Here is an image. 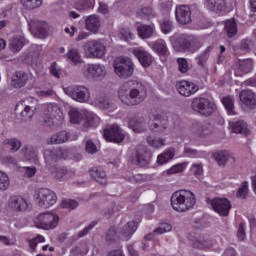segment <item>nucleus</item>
Returning <instances> with one entry per match:
<instances>
[{
	"mask_svg": "<svg viewBox=\"0 0 256 256\" xmlns=\"http://www.w3.org/2000/svg\"><path fill=\"white\" fill-rule=\"evenodd\" d=\"M147 98V88L137 80L124 82L118 90V99L124 105H141Z\"/></svg>",
	"mask_w": 256,
	"mask_h": 256,
	"instance_id": "nucleus-1",
	"label": "nucleus"
},
{
	"mask_svg": "<svg viewBox=\"0 0 256 256\" xmlns=\"http://www.w3.org/2000/svg\"><path fill=\"white\" fill-rule=\"evenodd\" d=\"M197 203V198L195 194L189 190H179L172 194L171 205L174 211L178 213H185L195 207Z\"/></svg>",
	"mask_w": 256,
	"mask_h": 256,
	"instance_id": "nucleus-2",
	"label": "nucleus"
},
{
	"mask_svg": "<svg viewBox=\"0 0 256 256\" xmlns=\"http://www.w3.org/2000/svg\"><path fill=\"white\" fill-rule=\"evenodd\" d=\"M170 42L175 51L182 52L188 51L195 53L199 49L197 39L187 34L173 35L170 37Z\"/></svg>",
	"mask_w": 256,
	"mask_h": 256,
	"instance_id": "nucleus-3",
	"label": "nucleus"
},
{
	"mask_svg": "<svg viewBox=\"0 0 256 256\" xmlns=\"http://www.w3.org/2000/svg\"><path fill=\"white\" fill-rule=\"evenodd\" d=\"M83 51L87 59H103L107 53V47L101 39H90L84 43Z\"/></svg>",
	"mask_w": 256,
	"mask_h": 256,
	"instance_id": "nucleus-4",
	"label": "nucleus"
},
{
	"mask_svg": "<svg viewBox=\"0 0 256 256\" xmlns=\"http://www.w3.org/2000/svg\"><path fill=\"white\" fill-rule=\"evenodd\" d=\"M114 73L119 79H129L135 71V64L129 57H117L113 61Z\"/></svg>",
	"mask_w": 256,
	"mask_h": 256,
	"instance_id": "nucleus-5",
	"label": "nucleus"
},
{
	"mask_svg": "<svg viewBox=\"0 0 256 256\" xmlns=\"http://www.w3.org/2000/svg\"><path fill=\"white\" fill-rule=\"evenodd\" d=\"M37 106V99L28 97L16 105V113L20 114L22 121H30L35 115V111H37Z\"/></svg>",
	"mask_w": 256,
	"mask_h": 256,
	"instance_id": "nucleus-6",
	"label": "nucleus"
},
{
	"mask_svg": "<svg viewBox=\"0 0 256 256\" xmlns=\"http://www.w3.org/2000/svg\"><path fill=\"white\" fill-rule=\"evenodd\" d=\"M81 74L86 79H93L94 81H103L107 77V67L101 63L85 64L81 69Z\"/></svg>",
	"mask_w": 256,
	"mask_h": 256,
	"instance_id": "nucleus-7",
	"label": "nucleus"
},
{
	"mask_svg": "<svg viewBox=\"0 0 256 256\" xmlns=\"http://www.w3.org/2000/svg\"><path fill=\"white\" fill-rule=\"evenodd\" d=\"M34 225L38 229L51 231L59 225V216L51 212L40 213L34 218Z\"/></svg>",
	"mask_w": 256,
	"mask_h": 256,
	"instance_id": "nucleus-8",
	"label": "nucleus"
},
{
	"mask_svg": "<svg viewBox=\"0 0 256 256\" xmlns=\"http://www.w3.org/2000/svg\"><path fill=\"white\" fill-rule=\"evenodd\" d=\"M191 109L192 111H195V113H199V115L209 117V115L215 112L217 106L208 98L196 97L192 99Z\"/></svg>",
	"mask_w": 256,
	"mask_h": 256,
	"instance_id": "nucleus-9",
	"label": "nucleus"
},
{
	"mask_svg": "<svg viewBox=\"0 0 256 256\" xmlns=\"http://www.w3.org/2000/svg\"><path fill=\"white\" fill-rule=\"evenodd\" d=\"M65 95L71 97L74 101L78 103H87L91 99V92L89 88L83 85L68 86L63 89Z\"/></svg>",
	"mask_w": 256,
	"mask_h": 256,
	"instance_id": "nucleus-10",
	"label": "nucleus"
},
{
	"mask_svg": "<svg viewBox=\"0 0 256 256\" xmlns=\"http://www.w3.org/2000/svg\"><path fill=\"white\" fill-rule=\"evenodd\" d=\"M43 113L44 125H47V127H52L55 123V119H61V117H63V112L56 103L44 104Z\"/></svg>",
	"mask_w": 256,
	"mask_h": 256,
	"instance_id": "nucleus-11",
	"label": "nucleus"
},
{
	"mask_svg": "<svg viewBox=\"0 0 256 256\" xmlns=\"http://www.w3.org/2000/svg\"><path fill=\"white\" fill-rule=\"evenodd\" d=\"M36 203L42 209H49L57 203V194L47 188H41L37 192Z\"/></svg>",
	"mask_w": 256,
	"mask_h": 256,
	"instance_id": "nucleus-12",
	"label": "nucleus"
},
{
	"mask_svg": "<svg viewBox=\"0 0 256 256\" xmlns=\"http://www.w3.org/2000/svg\"><path fill=\"white\" fill-rule=\"evenodd\" d=\"M210 205L221 217H227L229 211H231V201L227 198L216 197L210 200Z\"/></svg>",
	"mask_w": 256,
	"mask_h": 256,
	"instance_id": "nucleus-13",
	"label": "nucleus"
},
{
	"mask_svg": "<svg viewBox=\"0 0 256 256\" xmlns=\"http://www.w3.org/2000/svg\"><path fill=\"white\" fill-rule=\"evenodd\" d=\"M104 138L111 143H121L125 139L123 130L117 124L108 125L104 129Z\"/></svg>",
	"mask_w": 256,
	"mask_h": 256,
	"instance_id": "nucleus-14",
	"label": "nucleus"
},
{
	"mask_svg": "<svg viewBox=\"0 0 256 256\" xmlns=\"http://www.w3.org/2000/svg\"><path fill=\"white\" fill-rule=\"evenodd\" d=\"M8 207L16 213H23V211H27L29 203L27 202V199H25V197L20 195H14L9 198Z\"/></svg>",
	"mask_w": 256,
	"mask_h": 256,
	"instance_id": "nucleus-15",
	"label": "nucleus"
},
{
	"mask_svg": "<svg viewBox=\"0 0 256 256\" xmlns=\"http://www.w3.org/2000/svg\"><path fill=\"white\" fill-rule=\"evenodd\" d=\"M176 88L178 93H180L183 97H191V95H195V93L199 91V86L197 84L187 80L178 82L176 84Z\"/></svg>",
	"mask_w": 256,
	"mask_h": 256,
	"instance_id": "nucleus-16",
	"label": "nucleus"
},
{
	"mask_svg": "<svg viewBox=\"0 0 256 256\" xmlns=\"http://www.w3.org/2000/svg\"><path fill=\"white\" fill-rule=\"evenodd\" d=\"M151 119L156 121L152 126H150L151 131L163 133V131L169 127V120L165 114H152Z\"/></svg>",
	"mask_w": 256,
	"mask_h": 256,
	"instance_id": "nucleus-17",
	"label": "nucleus"
},
{
	"mask_svg": "<svg viewBox=\"0 0 256 256\" xmlns=\"http://www.w3.org/2000/svg\"><path fill=\"white\" fill-rule=\"evenodd\" d=\"M63 158V149L54 148V149H46L44 151V160L47 167H51L55 165L59 159Z\"/></svg>",
	"mask_w": 256,
	"mask_h": 256,
	"instance_id": "nucleus-18",
	"label": "nucleus"
},
{
	"mask_svg": "<svg viewBox=\"0 0 256 256\" xmlns=\"http://www.w3.org/2000/svg\"><path fill=\"white\" fill-rule=\"evenodd\" d=\"M132 53L143 67H151L153 64V56L143 47L134 48Z\"/></svg>",
	"mask_w": 256,
	"mask_h": 256,
	"instance_id": "nucleus-19",
	"label": "nucleus"
},
{
	"mask_svg": "<svg viewBox=\"0 0 256 256\" xmlns=\"http://www.w3.org/2000/svg\"><path fill=\"white\" fill-rule=\"evenodd\" d=\"M176 19L181 25H189L191 23V9L189 6H179L176 8Z\"/></svg>",
	"mask_w": 256,
	"mask_h": 256,
	"instance_id": "nucleus-20",
	"label": "nucleus"
},
{
	"mask_svg": "<svg viewBox=\"0 0 256 256\" xmlns=\"http://www.w3.org/2000/svg\"><path fill=\"white\" fill-rule=\"evenodd\" d=\"M240 101L245 105L246 107H249L250 109L256 108V94L253 92V90H242L239 94Z\"/></svg>",
	"mask_w": 256,
	"mask_h": 256,
	"instance_id": "nucleus-21",
	"label": "nucleus"
},
{
	"mask_svg": "<svg viewBox=\"0 0 256 256\" xmlns=\"http://www.w3.org/2000/svg\"><path fill=\"white\" fill-rule=\"evenodd\" d=\"M213 157L220 167H225L227 163H235V156L228 151L217 152Z\"/></svg>",
	"mask_w": 256,
	"mask_h": 256,
	"instance_id": "nucleus-22",
	"label": "nucleus"
},
{
	"mask_svg": "<svg viewBox=\"0 0 256 256\" xmlns=\"http://www.w3.org/2000/svg\"><path fill=\"white\" fill-rule=\"evenodd\" d=\"M94 103L96 107H99V109H105L106 111H109V113H112L117 107L109 98H106L105 95L102 96H96L94 99Z\"/></svg>",
	"mask_w": 256,
	"mask_h": 256,
	"instance_id": "nucleus-23",
	"label": "nucleus"
},
{
	"mask_svg": "<svg viewBox=\"0 0 256 256\" xmlns=\"http://www.w3.org/2000/svg\"><path fill=\"white\" fill-rule=\"evenodd\" d=\"M205 7L214 13H221L227 7V0H205Z\"/></svg>",
	"mask_w": 256,
	"mask_h": 256,
	"instance_id": "nucleus-24",
	"label": "nucleus"
},
{
	"mask_svg": "<svg viewBox=\"0 0 256 256\" xmlns=\"http://www.w3.org/2000/svg\"><path fill=\"white\" fill-rule=\"evenodd\" d=\"M192 133L203 137V135H209L211 132V125L207 122H194L191 127Z\"/></svg>",
	"mask_w": 256,
	"mask_h": 256,
	"instance_id": "nucleus-25",
	"label": "nucleus"
},
{
	"mask_svg": "<svg viewBox=\"0 0 256 256\" xmlns=\"http://www.w3.org/2000/svg\"><path fill=\"white\" fill-rule=\"evenodd\" d=\"M90 176L101 185H107V173L101 167H93L90 169Z\"/></svg>",
	"mask_w": 256,
	"mask_h": 256,
	"instance_id": "nucleus-26",
	"label": "nucleus"
},
{
	"mask_svg": "<svg viewBox=\"0 0 256 256\" xmlns=\"http://www.w3.org/2000/svg\"><path fill=\"white\" fill-rule=\"evenodd\" d=\"M27 81H29V76L27 73L23 71H18L12 77V85L16 89H21V87H25L27 85Z\"/></svg>",
	"mask_w": 256,
	"mask_h": 256,
	"instance_id": "nucleus-27",
	"label": "nucleus"
},
{
	"mask_svg": "<svg viewBox=\"0 0 256 256\" xmlns=\"http://www.w3.org/2000/svg\"><path fill=\"white\" fill-rule=\"evenodd\" d=\"M85 23L87 31H91V33H97L101 27V20L97 17V15L88 16Z\"/></svg>",
	"mask_w": 256,
	"mask_h": 256,
	"instance_id": "nucleus-28",
	"label": "nucleus"
},
{
	"mask_svg": "<svg viewBox=\"0 0 256 256\" xmlns=\"http://www.w3.org/2000/svg\"><path fill=\"white\" fill-rule=\"evenodd\" d=\"M130 129L134 131V133H143L145 131V118L143 117H134L129 120L128 123Z\"/></svg>",
	"mask_w": 256,
	"mask_h": 256,
	"instance_id": "nucleus-29",
	"label": "nucleus"
},
{
	"mask_svg": "<svg viewBox=\"0 0 256 256\" xmlns=\"http://www.w3.org/2000/svg\"><path fill=\"white\" fill-rule=\"evenodd\" d=\"M229 126L231 128L232 133H236L240 135H248L249 133V129L247 128V122L243 120L230 122Z\"/></svg>",
	"mask_w": 256,
	"mask_h": 256,
	"instance_id": "nucleus-30",
	"label": "nucleus"
},
{
	"mask_svg": "<svg viewBox=\"0 0 256 256\" xmlns=\"http://www.w3.org/2000/svg\"><path fill=\"white\" fill-rule=\"evenodd\" d=\"M137 31L140 39H151V37H153V33H155V26L142 24L137 27Z\"/></svg>",
	"mask_w": 256,
	"mask_h": 256,
	"instance_id": "nucleus-31",
	"label": "nucleus"
},
{
	"mask_svg": "<svg viewBox=\"0 0 256 256\" xmlns=\"http://www.w3.org/2000/svg\"><path fill=\"white\" fill-rule=\"evenodd\" d=\"M67 141H69V133L67 131H60L50 137L48 144L61 145V143H67Z\"/></svg>",
	"mask_w": 256,
	"mask_h": 256,
	"instance_id": "nucleus-32",
	"label": "nucleus"
},
{
	"mask_svg": "<svg viewBox=\"0 0 256 256\" xmlns=\"http://www.w3.org/2000/svg\"><path fill=\"white\" fill-rule=\"evenodd\" d=\"M135 231H137V222L130 221L122 227L121 234L126 241H129V239H131Z\"/></svg>",
	"mask_w": 256,
	"mask_h": 256,
	"instance_id": "nucleus-33",
	"label": "nucleus"
},
{
	"mask_svg": "<svg viewBox=\"0 0 256 256\" xmlns=\"http://www.w3.org/2000/svg\"><path fill=\"white\" fill-rule=\"evenodd\" d=\"M134 165H140L143 167L149 163V153L145 150H139L136 152V156L132 159Z\"/></svg>",
	"mask_w": 256,
	"mask_h": 256,
	"instance_id": "nucleus-34",
	"label": "nucleus"
},
{
	"mask_svg": "<svg viewBox=\"0 0 256 256\" xmlns=\"http://www.w3.org/2000/svg\"><path fill=\"white\" fill-rule=\"evenodd\" d=\"M152 49L158 55H169V49L167 48V43L163 39L156 40L152 43Z\"/></svg>",
	"mask_w": 256,
	"mask_h": 256,
	"instance_id": "nucleus-35",
	"label": "nucleus"
},
{
	"mask_svg": "<svg viewBox=\"0 0 256 256\" xmlns=\"http://www.w3.org/2000/svg\"><path fill=\"white\" fill-rule=\"evenodd\" d=\"M25 43H26L25 37L23 36L14 37L10 40V44H9L10 50L13 53H17V51H20L23 49V47H25Z\"/></svg>",
	"mask_w": 256,
	"mask_h": 256,
	"instance_id": "nucleus-36",
	"label": "nucleus"
},
{
	"mask_svg": "<svg viewBox=\"0 0 256 256\" xmlns=\"http://www.w3.org/2000/svg\"><path fill=\"white\" fill-rule=\"evenodd\" d=\"M53 175L55 179H69L75 175V172L67 169V167H56L54 168Z\"/></svg>",
	"mask_w": 256,
	"mask_h": 256,
	"instance_id": "nucleus-37",
	"label": "nucleus"
},
{
	"mask_svg": "<svg viewBox=\"0 0 256 256\" xmlns=\"http://www.w3.org/2000/svg\"><path fill=\"white\" fill-rule=\"evenodd\" d=\"M224 31H225L227 37H229L230 39L235 37V35H237L239 30L237 29V23L235 22L234 19L225 21Z\"/></svg>",
	"mask_w": 256,
	"mask_h": 256,
	"instance_id": "nucleus-38",
	"label": "nucleus"
},
{
	"mask_svg": "<svg viewBox=\"0 0 256 256\" xmlns=\"http://www.w3.org/2000/svg\"><path fill=\"white\" fill-rule=\"evenodd\" d=\"M173 157H175V148H168L164 153L158 155L157 163L159 165H165V163H169Z\"/></svg>",
	"mask_w": 256,
	"mask_h": 256,
	"instance_id": "nucleus-39",
	"label": "nucleus"
},
{
	"mask_svg": "<svg viewBox=\"0 0 256 256\" xmlns=\"http://www.w3.org/2000/svg\"><path fill=\"white\" fill-rule=\"evenodd\" d=\"M67 59L72 65H81L83 63V58L77 48H72L67 53Z\"/></svg>",
	"mask_w": 256,
	"mask_h": 256,
	"instance_id": "nucleus-40",
	"label": "nucleus"
},
{
	"mask_svg": "<svg viewBox=\"0 0 256 256\" xmlns=\"http://www.w3.org/2000/svg\"><path fill=\"white\" fill-rule=\"evenodd\" d=\"M99 123H101V118H99V116L93 113H88L85 116L83 125H84V128L87 129L89 127H97Z\"/></svg>",
	"mask_w": 256,
	"mask_h": 256,
	"instance_id": "nucleus-41",
	"label": "nucleus"
},
{
	"mask_svg": "<svg viewBox=\"0 0 256 256\" xmlns=\"http://www.w3.org/2000/svg\"><path fill=\"white\" fill-rule=\"evenodd\" d=\"M22 155L26 161H35L37 159V149L33 146L24 145L22 147Z\"/></svg>",
	"mask_w": 256,
	"mask_h": 256,
	"instance_id": "nucleus-42",
	"label": "nucleus"
},
{
	"mask_svg": "<svg viewBox=\"0 0 256 256\" xmlns=\"http://www.w3.org/2000/svg\"><path fill=\"white\" fill-rule=\"evenodd\" d=\"M221 101L228 115H237V112H235V99L232 96H226Z\"/></svg>",
	"mask_w": 256,
	"mask_h": 256,
	"instance_id": "nucleus-43",
	"label": "nucleus"
},
{
	"mask_svg": "<svg viewBox=\"0 0 256 256\" xmlns=\"http://www.w3.org/2000/svg\"><path fill=\"white\" fill-rule=\"evenodd\" d=\"M20 3L24 9L28 11H35L43 5V0H20Z\"/></svg>",
	"mask_w": 256,
	"mask_h": 256,
	"instance_id": "nucleus-44",
	"label": "nucleus"
},
{
	"mask_svg": "<svg viewBox=\"0 0 256 256\" xmlns=\"http://www.w3.org/2000/svg\"><path fill=\"white\" fill-rule=\"evenodd\" d=\"M69 117H70L71 123H74L75 125L85 122V119H83V115L81 114V112H79V110L75 108H72L69 111Z\"/></svg>",
	"mask_w": 256,
	"mask_h": 256,
	"instance_id": "nucleus-45",
	"label": "nucleus"
},
{
	"mask_svg": "<svg viewBox=\"0 0 256 256\" xmlns=\"http://www.w3.org/2000/svg\"><path fill=\"white\" fill-rule=\"evenodd\" d=\"M147 143L150 145V147H153L154 149H159V147H165L166 141L163 138H153L149 136L147 138Z\"/></svg>",
	"mask_w": 256,
	"mask_h": 256,
	"instance_id": "nucleus-46",
	"label": "nucleus"
},
{
	"mask_svg": "<svg viewBox=\"0 0 256 256\" xmlns=\"http://www.w3.org/2000/svg\"><path fill=\"white\" fill-rule=\"evenodd\" d=\"M239 70L242 71V73L244 74L251 73V71L253 70V60L246 59L240 61Z\"/></svg>",
	"mask_w": 256,
	"mask_h": 256,
	"instance_id": "nucleus-47",
	"label": "nucleus"
},
{
	"mask_svg": "<svg viewBox=\"0 0 256 256\" xmlns=\"http://www.w3.org/2000/svg\"><path fill=\"white\" fill-rule=\"evenodd\" d=\"M9 185H11L9 175L0 170V191H7V189H9Z\"/></svg>",
	"mask_w": 256,
	"mask_h": 256,
	"instance_id": "nucleus-48",
	"label": "nucleus"
},
{
	"mask_svg": "<svg viewBox=\"0 0 256 256\" xmlns=\"http://www.w3.org/2000/svg\"><path fill=\"white\" fill-rule=\"evenodd\" d=\"M213 50L212 46H209L205 49L203 53L197 56L196 60L198 65H201L202 67H205V63H207V59H209V53Z\"/></svg>",
	"mask_w": 256,
	"mask_h": 256,
	"instance_id": "nucleus-49",
	"label": "nucleus"
},
{
	"mask_svg": "<svg viewBox=\"0 0 256 256\" xmlns=\"http://www.w3.org/2000/svg\"><path fill=\"white\" fill-rule=\"evenodd\" d=\"M160 25V30L164 35H169V33L173 32V29H175V25L170 20H164Z\"/></svg>",
	"mask_w": 256,
	"mask_h": 256,
	"instance_id": "nucleus-50",
	"label": "nucleus"
},
{
	"mask_svg": "<svg viewBox=\"0 0 256 256\" xmlns=\"http://www.w3.org/2000/svg\"><path fill=\"white\" fill-rule=\"evenodd\" d=\"M5 144L9 145L12 153H16L18 149H21V141L17 138L7 139L5 140Z\"/></svg>",
	"mask_w": 256,
	"mask_h": 256,
	"instance_id": "nucleus-51",
	"label": "nucleus"
},
{
	"mask_svg": "<svg viewBox=\"0 0 256 256\" xmlns=\"http://www.w3.org/2000/svg\"><path fill=\"white\" fill-rule=\"evenodd\" d=\"M27 241L30 249H32V251H35L38 243H45V237H43V235L41 234H38L36 237L28 239Z\"/></svg>",
	"mask_w": 256,
	"mask_h": 256,
	"instance_id": "nucleus-52",
	"label": "nucleus"
},
{
	"mask_svg": "<svg viewBox=\"0 0 256 256\" xmlns=\"http://www.w3.org/2000/svg\"><path fill=\"white\" fill-rule=\"evenodd\" d=\"M41 51H43L41 46L33 44L29 49V57H31V59H39Z\"/></svg>",
	"mask_w": 256,
	"mask_h": 256,
	"instance_id": "nucleus-53",
	"label": "nucleus"
},
{
	"mask_svg": "<svg viewBox=\"0 0 256 256\" xmlns=\"http://www.w3.org/2000/svg\"><path fill=\"white\" fill-rule=\"evenodd\" d=\"M247 195H249V182L245 181L242 183V187L238 189L237 197H240V199H247Z\"/></svg>",
	"mask_w": 256,
	"mask_h": 256,
	"instance_id": "nucleus-54",
	"label": "nucleus"
},
{
	"mask_svg": "<svg viewBox=\"0 0 256 256\" xmlns=\"http://www.w3.org/2000/svg\"><path fill=\"white\" fill-rule=\"evenodd\" d=\"M128 181L130 183H133L134 185H143L147 181V178L143 174H136L133 176H130Z\"/></svg>",
	"mask_w": 256,
	"mask_h": 256,
	"instance_id": "nucleus-55",
	"label": "nucleus"
},
{
	"mask_svg": "<svg viewBox=\"0 0 256 256\" xmlns=\"http://www.w3.org/2000/svg\"><path fill=\"white\" fill-rule=\"evenodd\" d=\"M173 229V226L169 223H160L159 227L154 230L156 235H163V233H169Z\"/></svg>",
	"mask_w": 256,
	"mask_h": 256,
	"instance_id": "nucleus-56",
	"label": "nucleus"
},
{
	"mask_svg": "<svg viewBox=\"0 0 256 256\" xmlns=\"http://www.w3.org/2000/svg\"><path fill=\"white\" fill-rule=\"evenodd\" d=\"M178 69L181 73H187L189 71V63L187 62V59L185 58H178Z\"/></svg>",
	"mask_w": 256,
	"mask_h": 256,
	"instance_id": "nucleus-57",
	"label": "nucleus"
},
{
	"mask_svg": "<svg viewBox=\"0 0 256 256\" xmlns=\"http://www.w3.org/2000/svg\"><path fill=\"white\" fill-rule=\"evenodd\" d=\"M50 73L56 79H61V67H59L57 62H54V63L51 64Z\"/></svg>",
	"mask_w": 256,
	"mask_h": 256,
	"instance_id": "nucleus-58",
	"label": "nucleus"
},
{
	"mask_svg": "<svg viewBox=\"0 0 256 256\" xmlns=\"http://www.w3.org/2000/svg\"><path fill=\"white\" fill-rule=\"evenodd\" d=\"M240 49L244 53H249V51H251V49H253V41L251 39L242 40Z\"/></svg>",
	"mask_w": 256,
	"mask_h": 256,
	"instance_id": "nucleus-59",
	"label": "nucleus"
},
{
	"mask_svg": "<svg viewBox=\"0 0 256 256\" xmlns=\"http://www.w3.org/2000/svg\"><path fill=\"white\" fill-rule=\"evenodd\" d=\"M119 37L122 39V41H129L133 39V33L127 28H123L119 32Z\"/></svg>",
	"mask_w": 256,
	"mask_h": 256,
	"instance_id": "nucleus-60",
	"label": "nucleus"
},
{
	"mask_svg": "<svg viewBox=\"0 0 256 256\" xmlns=\"http://www.w3.org/2000/svg\"><path fill=\"white\" fill-rule=\"evenodd\" d=\"M106 241L108 243H115L117 241V229L110 228L106 234Z\"/></svg>",
	"mask_w": 256,
	"mask_h": 256,
	"instance_id": "nucleus-61",
	"label": "nucleus"
},
{
	"mask_svg": "<svg viewBox=\"0 0 256 256\" xmlns=\"http://www.w3.org/2000/svg\"><path fill=\"white\" fill-rule=\"evenodd\" d=\"M77 201L71 199H64L62 201L63 209H77Z\"/></svg>",
	"mask_w": 256,
	"mask_h": 256,
	"instance_id": "nucleus-62",
	"label": "nucleus"
},
{
	"mask_svg": "<svg viewBox=\"0 0 256 256\" xmlns=\"http://www.w3.org/2000/svg\"><path fill=\"white\" fill-rule=\"evenodd\" d=\"M86 152L90 153L91 155L97 153V145L93 143V140L89 139L86 141V146H85Z\"/></svg>",
	"mask_w": 256,
	"mask_h": 256,
	"instance_id": "nucleus-63",
	"label": "nucleus"
},
{
	"mask_svg": "<svg viewBox=\"0 0 256 256\" xmlns=\"http://www.w3.org/2000/svg\"><path fill=\"white\" fill-rule=\"evenodd\" d=\"M194 247H196V249H210L211 242L207 240H198L194 243Z\"/></svg>",
	"mask_w": 256,
	"mask_h": 256,
	"instance_id": "nucleus-64",
	"label": "nucleus"
}]
</instances>
